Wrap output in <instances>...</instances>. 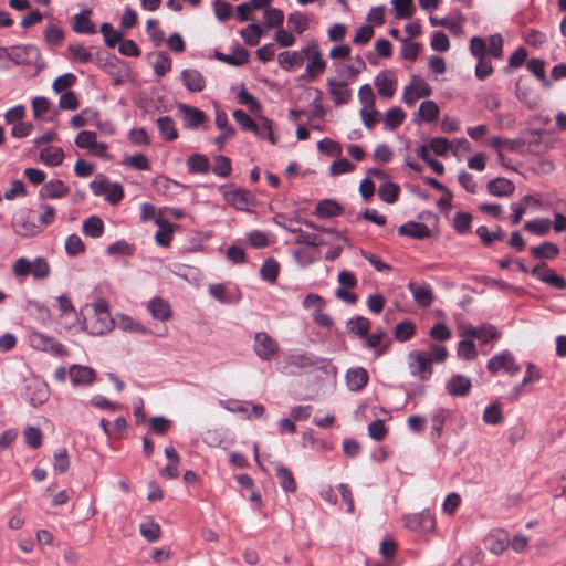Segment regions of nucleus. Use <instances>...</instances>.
<instances>
[{
	"mask_svg": "<svg viewBox=\"0 0 566 566\" xmlns=\"http://www.w3.org/2000/svg\"><path fill=\"white\" fill-rule=\"evenodd\" d=\"M448 357V349L444 345L432 344L429 352L411 350L407 356L408 369L412 377L427 381L433 374L432 364H441Z\"/></svg>",
	"mask_w": 566,
	"mask_h": 566,
	"instance_id": "nucleus-1",
	"label": "nucleus"
},
{
	"mask_svg": "<svg viewBox=\"0 0 566 566\" xmlns=\"http://www.w3.org/2000/svg\"><path fill=\"white\" fill-rule=\"evenodd\" d=\"M12 273L20 280L28 275H32L34 280H45L51 273V266L43 256H36L33 261L21 256L13 262Z\"/></svg>",
	"mask_w": 566,
	"mask_h": 566,
	"instance_id": "nucleus-2",
	"label": "nucleus"
},
{
	"mask_svg": "<svg viewBox=\"0 0 566 566\" xmlns=\"http://www.w3.org/2000/svg\"><path fill=\"white\" fill-rule=\"evenodd\" d=\"M114 326L115 319L112 318L107 305L103 302L95 304L93 316L86 324L83 322V331L94 336L107 334Z\"/></svg>",
	"mask_w": 566,
	"mask_h": 566,
	"instance_id": "nucleus-3",
	"label": "nucleus"
},
{
	"mask_svg": "<svg viewBox=\"0 0 566 566\" xmlns=\"http://www.w3.org/2000/svg\"><path fill=\"white\" fill-rule=\"evenodd\" d=\"M304 53L308 61L300 80L314 81L324 73L327 63L323 60L319 45L315 40H312L304 46Z\"/></svg>",
	"mask_w": 566,
	"mask_h": 566,
	"instance_id": "nucleus-4",
	"label": "nucleus"
},
{
	"mask_svg": "<svg viewBox=\"0 0 566 566\" xmlns=\"http://www.w3.org/2000/svg\"><path fill=\"white\" fill-rule=\"evenodd\" d=\"M253 352L263 361H270L275 358L280 352V345L266 332H256L253 338Z\"/></svg>",
	"mask_w": 566,
	"mask_h": 566,
	"instance_id": "nucleus-5",
	"label": "nucleus"
},
{
	"mask_svg": "<svg viewBox=\"0 0 566 566\" xmlns=\"http://www.w3.org/2000/svg\"><path fill=\"white\" fill-rule=\"evenodd\" d=\"M56 301L61 318L64 321L62 323L64 328L67 331H83V322L71 297L67 294H61Z\"/></svg>",
	"mask_w": 566,
	"mask_h": 566,
	"instance_id": "nucleus-6",
	"label": "nucleus"
},
{
	"mask_svg": "<svg viewBox=\"0 0 566 566\" xmlns=\"http://www.w3.org/2000/svg\"><path fill=\"white\" fill-rule=\"evenodd\" d=\"M486 368L492 374H496L503 369L510 376H515L521 371V366L516 363L510 350H503L491 357L488 360Z\"/></svg>",
	"mask_w": 566,
	"mask_h": 566,
	"instance_id": "nucleus-7",
	"label": "nucleus"
},
{
	"mask_svg": "<svg viewBox=\"0 0 566 566\" xmlns=\"http://www.w3.org/2000/svg\"><path fill=\"white\" fill-rule=\"evenodd\" d=\"M403 521L406 526L415 532L429 533L436 528V520L430 510L406 515Z\"/></svg>",
	"mask_w": 566,
	"mask_h": 566,
	"instance_id": "nucleus-8",
	"label": "nucleus"
},
{
	"mask_svg": "<svg viewBox=\"0 0 566 566\" xmlns=\"http://www.w3.org/2000/svg\"><path fill=\"white\" fill-rule=\"evenodd\" d=\"M224 201L240 211H249L253 202L252 196L244 189L224 190V186L220 187Z\"/></svg>",
	"mask_w": 566,
	"mask_h": 566,
	"instance_id": "nucleus-9",
	"label": "nucleus"
},
{
	"mask_svg": "<svg viewBox=\"0 0 566 566\" xmlns=\"http://www.w3.org/2000/svg\"><path fill=\"white\" fill-rule=\"evenodd\" d=\"M531 274L543 283H546L555 289H565L566 280L557 274L553 269L548 268L545 263L535 265Z\"/></svg>",
	"mask_w": 566,
	"mask_h": 566,
	"instance_id": "nucleus-10",
	"label": "nucleus"
},
{
	"mask_svg": "<svg viewBox=\"0 0 566 566\" xmlns=\"http://www.w3.org/2000/svg\"><path fill=\"white\" fill-rule=\"evenodd\" d=\"M327 92L336 106L346 105L352 99V92L347 84L336 78H328L326 82Z\"/></svg>",
	"mask_w": 566,
	"mask_h": 566,
	"instance_id": "nucleus-11",
	"label": "nucleus"
},
{
	"mask_svg": "<svg viewBox=\"0 0 566 566\" xmlns=\"http://www.w3.org/2000/svg\"><path fill=\"white\" fill-rule=\"evenodd\" d=\"M178 111L182 115L184 126L189 129H197L207 119L203 111L187 104H178Z\"/></svg>",
	"mask_w": 566,
	"mask_h": 566,
	"instance_id": "nucleus-12",
	"label": "nucleus"
},
{
	"mask_svg": "<svg viewBox=\"0 0 566 566\" xmlns=\"http://www.w3.org/2000/svg\"><path fill=\"white\" fill-rule=\"evenodd\" d=\"M69 376L73 386H90L96 379V371L83 365L74 364L69 369Z\"/></svg>",
	"mask_w": 566,
	"mask_h": 566,
	"instance_id": "nucleus-13",
	"label": "nucleus"
},
{
	"mask_svg": "<svg viewBox=\"0 0 566 566\" xmlns=\"http://www.w3.org/2000/svg\"><path fill=\"white\" fill-rule=\"evenodd\" d=\"M2 52H6L8 56L17 64H28L29 57L39 56L40 52L35 45L25 44V45H14L9 50L1 48Z\"/></svg>",
	"mask_w": 566,
	"mask_h": 566,
	"instance_id": "nucleus-14",
	"label": "nucleus"
},
{
	"mask_svg": "<svg viewBox=\"0 0 566 566\" xmlns=\"http://www.w3.org/2000/svg\"><path fill=\"white\" fill-rule=\"evenodd\" d=\"M408 289L420 307H429L433 303L432 289L428 283L409 282Z\"/></svg>",
	"mask_w": 566,
	"mask_h": 566,
	"instance_id": "nucleus-15",
	"label": "nucleus"
},
{
	"mask_svg": "<svg viewBox=\"0 0 566 566\" xmlns=\"http://www.w3.org/2000/svg\"><path fill=\"white\" fill-rule=\"evenodd\" d=\"M147 311L149 312L153 318L160 322L168 321L172 314L170 304L159 296L153 297L147 303Z\"/></svg>",
	"mask_w": 566,
	"mask_h": 566,
	"instance_id": "nucleus-16",
	"label": "nucleus"
},
{
	"mask_svg": "<svg viewBox=\"0 0 566 566\" xmlns=\"http://www.w3.org/2000/svg\"><path fill=\"white\" fill-rule=\"evenodd\" d=\"M463 335L465 337L475 338L481 342V344H486L494 338L500 337V333L495 328V326L491 324H483L481 326L469 327L464 331Z\"/></svg>",
	"mask_w": 566,
	"mask_h": 566,
	"instance_id": "nucleus-17",
	"label": "nucleus"
},
{
	"mask_svg": "<svg viewBox=\"0 0 566 566\" xmlns=\"http://www.w3.org/2000/svg\"><path fill=\"white\" fill-rule=\"evenodd\" d=\"M305 59L304 48L298 51H283L277 55V63L284 71H292L303 65Z\"/></svg>",
	"mask_w": 566,
	"mask_h": 566,
	"instance_id": "nucleus-18",
	"label": "nucleus"
},
{
	"mask_svg": "<svg viewBox=\"0 0 566 566\" xmlns=\"http://www.w3.org/2000/svg\"><path fill=\"white\" fill-rule=\"evenodd\" d=\"M345 379L350 391H360L367 385L369 376L365 368L356 367L347 370Z\"/></svg>",
	"mask_w": 566,
	"mask_h": 566,
	"instance_id": "nucleus-19",
	"label": "nucleus"
},
{
	"mask_svg": "<svg viewBox=\"0 0 566 566\" xmlns=\"http://www.w3.org/2000/svg\"><path fill=\"white\" fill-rule=\"evenodd\" d=\"M185 87L190 92H201L206 87L203 75L195 69H186L180 74Z\"/></svg>",
	"mask_w": 566,
	"mask_h": 566,
	"instance_id": "nucleus-20",
	"label": "nucleus"
},
{
	"mask_svg": "<svg viewBox=\"0 0 566 566\" xmlns=\"http://www.w3.org/2000/svg\"><path fill=\"white\" fill-rule=\"evenodd\" d=\"M472 387L471 380L469 377L463 375H454L452 376L447 385V391L454 397H463L467 396Z\"/></svg>",
	"mask_w": 566,
	"mask_h": 566,
	"instance_id": "nucleus-21",
	"label": "nucleus"
},
{
	"mask_svg": "<svg viewBox=\"0 0 566 566\" xmlns=\"http://www.w3.org/2000/svg\"><path fill=\"white\" fill-rule=\"evenodd\" d=\"M69 187L60 179H52L40 189V197L43 199H60L66 196Z\"/></svg>",
	"mask_w": 566,
	"mask_h": 566,
	"instance_id": "nucleus-22",
	"label": "nucleus"
},
{
	"mask_svg": "<svg viewBox=\"0 0 566 566\" xmlns=\"http://www.w3.org/2000/svg\"><path fill=\"white\" fill-rule=\"evenodd\" d=\"M92 10L85 9L77 13L72 23V30L80 34H94L96 28L91 21Z\"/></svg>",
	"mask_w": 566,
	"mask_h": 566,
	"instance_id": "nucleus-23",
	"label": "nucleus"
},
{
	"mask_svg": "<svg viewBox=\"0 0 566 566\" xmlns=\"http://www.w3.org/2000/svg\"><path fill=\"white\" fill-rule=\"evenodd\" d=\"M398 233L413 239H424L430 235V229L424 223L409 221L398 228Z\"/></svg>",
	"mask_w": 566,
	"mask_h": 566,
	"instance_id": "nucleus-24",
	"label": "nucleus"
},
{
	"mask_svg": "<svg viewBox=\"0 0 566 566\" xmlns=\"http://www.w3.org/2000/svg\"><path fill=\"white\" fill-rule=\"evenodd\" d=\"M375 86L384 98H391L395 94V81L387 71H381L376 75Z\"/></svg>",
	"mask_w": 566,
	"mask_h": 566,
	"instance_id": "nucleus-25",
	"label": "nucleus"
},
{
	"mask_svg": "<svg viewBox=\"0 0 566 566\" xmlns=\"http://www.w3.org/2000/svg\"><path fill=\"white\" fill-rule=\"evenodd\" d=\"M488 191L495 197H507L514 192V184L503 177L490 180L486 185Z\"/></svg>",
	"mask_w": 566,
	"mask_h": 566,
	"instance_id": "nucleus-26",
	"label": "nucleus"
},
{
	"mask_svg": "<svg viewBox=\"0 0 566 566\" xmlns=\"http://www.w3.org/2000/svg\"><path fill=\"white\" fill-rule=\"evenodd\" d=\"M115 324H117L118 328L127 332V333H134V334H140V335H148L150 334V331L143 325L140 322L134 319L133 317L120 314L117 316V319L115 321Z\"/></svg>",
	"mask_w": 566,
	"mask_h": 566,
	"instance_id": "nucleus-27",
	"label": "nucleus"
},
{
	"mask_svg": "<svg viewBox=\"0 0 566 566\" xmlns=\"http://www.w3.org/2000/svg\"><path fill=\"white\" fill-rule=\"evenodd\" d=\"M216 57L229 65L240 66L248 62L249 51L241 45H237L231 54L216 52Z\"/></svg>",
	"mask_w": 566,
	"mask_h": 566,
	"instance_id": "nucleus-28",
	"label": "nucleus"
},
{
	"mask_svg": "<svg viewBox=\"0 0 566 566\" xmlns=\"http://www.w3.org/2000/svg\"><path fill=\"white\" fill-rule=\"evenodd\" d=\"M216 126L219 129H224V133L216 137L213 140L218 149H222L227 139L233 136L234 129L229 125L227 114L223 112L216 113Z\"/></svg>",
	"mask_w": 566,
	"mask_h": 566,
	"instance_id": "nucleus-29",
	"label": "nucleus"
},
{
	"mask_svg": "<svg viewBox=\"0 0 566 566\" xmlns=\"http://www.w3.org/2000/svg\"><path fill=\"white\" fill-rule=\"evenodd\" d=\"M159 135L167 142H172L178 138V130L175 120L170 116H161L156 120Z\"/></svg>",
	"mask_w": 566,
	"mask_h": 566,
	"instance_id": "nucleus-30",
	"label": "nucleus"
},
{
	"mask_svg": "<svg viewBox=\"0 0 566 566\" xmlns=\"http://www.w3.org/2000/svg\"><path fill=\"white\" fill-rule=\"evenodd\" d=\"M82 231L86 237L98 239L104 234V222L98 216H91L83 222Z\"/></svg>",
	"mask_w": 566,
	"mask_h": 566,
	"instance_id": "nucleus-31",
	"label": "nucleus"
},
{
	"mask_svg": "<svg viewBox=\"0 0 566 566\" xmlns=\"http://www.w3.org/2000/svg\"><path fill=\"white\" fill-rule=\"evenodd\" d=\"M315 212L321 218H332L342 214L343 208L333 199H324L316 205Z\"/></svg>",
	"mask_w": 566,
	"mask_h": 566,
	"instance_id": "nucleus-32",
	"label": "nucleus"
},
{
	"mask_svg": "<svg viewBox=\"0 0 566 566\" xmlns=\"http://www.w3.org/2000/svg\"><path fill=\"white\" fill-rule=\"evenodd\" d=\"M155 223L160 228L155 234L156 243L160 247H168L172 239L174 226L160 218H157Z\"/></svg>",
	"mask_w": 566,
	"mask_h": 566,
	"instance_id": "nucleus-33",
	"label": "nucleus"
},
{
	"mask_svg": "<svg viewBox=\"0 0 566 566\" xmlns=\"http://www.w3.org/2000/svg\"><path fill=\"white\" fill-rule=\"evenodd\" d=\"M187 168L191 174H207L210 169V161L206 155L193 154L187 159Z\"/></svg>",
	"mask_w": 566,
	"mask_h": 566,
	"instance_id": "nucleus-34",
	"label": "nucleus"
},
{
	"mask_svg": "<svg viewBox=\"0 0 566 566\" xmlns=\"http://www.w3.org/2000/svg\"><path fill=\"white\" fill-rule=\"evenodd\" d=\"M531 254L536 259L554 260L559 254L557 244L546 241L531 249Z\"/></svg>",
	"mask_w": 566,
	"mask_h": 566,
	"instance_id": "nucleus-35",
	"label": "nucleus"
},
{
	"mask_svg": "<svg viewBox=\"0 0 566 566\" xmlns=\"http://www.w3.org/2000/svg\"><path fill=\"white\" fill-rule=\"evenodd\" d=\"M289 364L298 368L315 366L319 363V358L312 353H292L289 355Z\"/></svg>",
	"mask_w": 566,
	"mask_h": 566,
	"instance_id": "nucleus-36",
	"label": "nucleus"
},
{
	"mask_svg": "<svg viewBox=\"0 0 566 566\" xmlns=\"http://www.w3.org/2000/svg\"><path fill=\"white\" fill-rule=\"evenodd\" d=\"M40 159L48 166H59L64 159V150L61 147H44L40 151Z\"/></svg>",
	"mask_w": 566,
	"mask_h": 566,
	"instance_id": "nucleus-37",
	"label": "nucleus"
},
{
	"mask_svg": "<svg viewBox=\"0 0 566 566\" xmlns=\"http://www.w3.org/2000/svg\"><path fill=\"white\" fill-rule=\"evenodd\" d=\"M14 231L20 237H32L42 231L41 226L29 218L15 221Z\"/></svg>",
	"mask_w": 566,
	"mask_h": 566,
	"instance_id": "nucleus-38",
	"label": "nucleus"
},
{
	"mask_svg": "<svg viewBox=\"0 0 566 566\" xmlns=\"http://www.w3.org/2000/svg\"><path fill=\"white\" fill-rule=\"evenodd\" d=\"M252 133L261 139H268L273 145L277 142L273 134L272 122L265 117H261L260 123H255Z\"/></svg>",
	"mask_w": 566,
	"mask_h": 566,
	"instance_id": "nucleus-39",
	"label": "nucleus"
},
{
	"mask_svg": "<svg viewBox=\"0 0 566 566\" xmlns=\"http://www.w3.org/2000/svg\"><path fill=\"white\" fill-rule=\"evenodd\" d=\"M347 329L358 337H366L370 329V321L364 316L350 318L347 322Z\"/></svg>",
	"mask_w": 566,
	"mask_h": 566,
	"instance_id": "nucleus-40",
	"label": "nucleus"
},
{
	"mask_svg": "<svg viewBox=\"0 0 566 566\" xmlns=\"http://www.w3.org/2000/svg\"><path fill=\"white\" fill-rule=\"evenodd\" d=\"M275 475L279 480L281 488L285 492H295L296 491V488H297L296 481H295L294 475L290 469H287L285 467H277Z\"/></svg>",
	"mask_w": 566,
	"mask_h": 566,
	"instance_id": "nucleus-41",
	"label": "nucleus"
},
{
	"mask_svg": "<svg viewBox=\"0 0 566 566\" xmlns=\"http://www.w3.org/2000/svg\"><path fill=\"white\" fill-rule=\"evenodd\" d=\"M280 271V264L273 258H269L264 261L260 269V276L263 281L269 283H275Z\"/></svg>",
	"mask_w": 566,
	"mask_h": 566,
	"instance_id": "nucleus-42",
	"label": "nucleus"
},
{
	"mask_svg": "<svg viewBox=\"0 0 566 566\" xmlns=\"http://www.w3.org/2000/svg\"><path fill=\"white\" fill-rule=\"evenodd\" d=\"M551 221L547 218H536L524 223V230L536 235H545L551 230Z\"/></svg>",
	"mask_w": 566,
	"mask_h": 566,
	"instance_id": "nucleus-43",
	"label": "nucleus"
},
{
	"mask_svg": "<svg viewBox=\"0 0 566 566\" xmlns=\"http://www.w3.org/2000/svg\"><path fill=\"white\" fill-rule=\"evenodd\" d=\"M527 70L536 76L545 87H551L552 83L545 74V62L541 59H532L526 63Z\"/></svg>",
	"mask_w": 566,
	"mask_h": 566,
	"instance_id": "nucleus-44",
	"label": "nucleus"
},
{
	"mask_svg": "<svg viewBox=\"0 0 566 566\" xmlns=\"http://www.w3.org/2000/svg\"><path fill=\"white\" fill-rule=\"evenodd\" d=\"M240 35L248 45L254 46L260 42L262 29L259 24L251 23L240 31Z\"/></svg>",
	"mask_w": 566,
	"mask_h": 566,
	"instance_id": "nucleus-45",
	"label": "nucleus"
},
{
	"mask_svg": "<svg viewBox=\"0 0 566 566\" xmlns=\"http://www.w3.org/2000/svg\"><path fill=\"white\" fill-rule=\"evenodd\" d=\"M44 40L50 46H60L64 40V32L59 25L49 24L44 30Z\"/></svg>",
	"mask_w": 566,
	"mask_h": 566,
	"instance_id": "nucleus-46",
	"label": "nucleus"
},
{
	"mask_svg": "<svg viewBox=\"0 0 566 566\" xmlns=\"http://www.w3.org/2000/svg\"><path fill=\"white\" fill-rule=\"evenodd\" d=\"M140 534L150 543L159 539L161 531L160 526L154 520H147L140 524Z\"/></svg>",
	"mask_w": 566,
	"mask_h": 566,
	"instance_id": "nucleus-47",
	"label": "nucleus"
},
{
	"mask_svg": "<svg viewBox=\"0 0 566 566\" xmlns=\"http://www.w3.org/2000/svg\"><path fill=\"white\" fill-rule=\"evenodd\" d=\"M134 252L135 247L125 240H117L106 249L108 255L132 256Z\"/></svg>",
	"mask_w": 566,
	"mask_h": 566,
	"instance_id": "nucleus-48",
	"label": "nucleus"
},
{
	"mask_svg": "<svg viewBox=\"0 0 566 566\" xmlns=\"http://www.w3.org/2000/svg\"><path fill=\"white\" fill-rule=\"evenodd\" d=\"M415 333H416L415 324L410 321H403L396 325L394 335L398 342L405 343V342L409 340L410 338H412Z\"/></svg>",
	"mask_w": 566,
	"mask_h": 566,
	"instance_id": "nucleus-49",
	"label": "nucleus"
},
{
	"mask_svg": "<svg viewBox=\"0 0 566 566\" xmlns=\"http://www.w3.org/2000/svg\"><path fill=\"white\" fill-rule=\"evenodd\" d=\"M391 4L397 19H408L416 10L413 0H392Z\"/></svg>",
	"mask_w": 566,
	"mask_h": 566,
	"instance_id": "nucleus-50",
	"label": "nucleus"
},
{
	"mask_svg": "<svg viewBox=\"0 0 566 566\" xmlns=\"http://www.w3.org/2000/svg\"><path fill=\"white\" fill-rule=\"evenodd\" d=\"M287 24L297 34H302L308 28V19L304 13L295 11L289 14Z\"/></svg>",
	"mask_w": 566,
	"mask_h": 566,
	"instance_id": "nucleus-51",
	"label": "nucleus"
},
{
	"mask_svg": "<svg viewBox=\"0 0 566 566\" xmlns=\"http://www.w3.org/2000/svg\"><path fill=\"white\" fill-rule=\"evenodd\" d=\"M67 51L73 60L82 64L88 63L93 57L90 50L81 43L70 44Z\"/></svg>",
	"mask_w": 566,
	"mask_h": 566,
	"instance_id": "nucleus-52",
	"label": "nucleus"
},
{
	"mask_svg": "<svg viewBox=\"0 0 566 566\" xmlns=\"http://www.w3.org/2000/svg\"><path fill=\"white\" fill-rule=\"evenodd\" d=\"M418 115L426 122H434L439 116V107L433 101H424L419 106Z\"/></svg>",
	"mask_w": 566,
	"mask_h": 566,
	"instance_id": "nucleus-53",
	"label": "nucleus"
},
{
	"mask_svg": "<svg viewBox=\"0 0 566 566\" xmlns=\"http://www.w3.org/2000/svg\"><path fill=\"white\" fill-rule=\"evenodd\" d=\"M232 171L230 158L218 155L213 158L212 172L218 177L227 178Z\"/></svg>",
	"mask_w": 566,
	"mask_h": 566,
	"instance_id": "nucleus-54",
	"label": "nucleus"
},
{
	"mask_svg": "<svg viewBox=\"0 0 566 566\" xmlns=\"http://www.w3.org/2000/svg\"><path fill=\"white\" fill-rule=\"evenodd\" d=\"M101 32L104 36V42L108 48H115L123 39V34L119 31L114 30L108 22H104L101 25Z\"/></svg>",
	"mask_w": 566,
	"mask_h": 566,
	"instance_id": "nucleus-55",
	"label": "nucleus"
},
{
	"mask_svg": "<svg viewBox=\"0 0 566 566\" xmlns=\"http://www.w3.org/2000/svg\"><path fill=\"white\" fill-rule=\"evenodd\" d=\"M399 187L394 182H385L378 189L379 198L386 203H394L398 198Z\"/></svg>",
	"mask_w": 566,
	"mask_h": 566,
	"instance_id": "nucleus-56",
	"label": "nucleus"
},
{
	"mask_svg": "<svg viewBox=\"0 0 566 566\" xmlns=\"http://www.w3.org/2000/svg\"><path fill=\"white\" fill-rule=\"evenodd\" d=\"M171 69V59L169 55L160 51L156 54V61L154 63V72L158 77L164 76Z\"/></svg>",
	"mask_w": 566,
	"mask_h": 566,
	"instance_id": "nucleus-57",
	"label": "nucleus"
},
{
	"mask_svg": "<svg viewBox=\"0 0 566 566\" xmlns=\"http://www.w3.org/2000/svg\"><path fill=\"white\" fill-rule=\"evenodd\" d=\"M472 223V214L469 212H457L453 218V228L459 234L467 233Z\"/></svg>",
	"mask_w": 566,
	"mask_h": 566,
	"instance_id": "nucleus-58",
	"label": "nucleus"
},
{
	"mask_svg": "<svg viewBox=\"0 0 566 566\" xmlns=\"http://www.w3.org/2000/svg\"><path fill=\"white\" fill-rule=\"evenodd\" d=\"M76 82V76L73 73H65L56 77L52 83V90L60 94L63 91L66 92L67 88L73 86Z\"/></svg>",
	"mask_w": 566,
	"mask_h": 566,
	"instance_id": "nucleus-59",
	"label": "nucleus"
},
{
	"mask_svg": "<svg viewBox=\"0 0 566 566\" xmlns=\"http://www.w3.org/2000/svg\"><path fill=\"white\" fill-rule=\"evenodd\" d=\"M23 437L27 446L32 449H38L42 444V432L36 427H27L23 431Z\"/></svg>",
	"mask_w": 566,
	"mask_h": 566,
	"instance_id": "nucleus-60",
	"label": "nucleus"
},
{
	"mask_svg": "<svg viewBox=\"0 0 566 566\" xmlns=\"http://www.w3.org/2000/svg\"><path fill=\"white\" fill-rule=\"evenodd\" d=\"M458 356L465 360H473L478 356L475 345L472 339H463L458 344Z\"/></svg>",
	"mask_w": 566,
	"mask_h": 566,
	"instance_id": "nucleus-61",
	"label": "nucleus"
},
{
	"mask_svg": "<svg viewBox=\"0 0 566 566\" xmlns=\"http://www.w3.org/2000/svg\"><path fill=\"white\" fill-rule=\"evenodd\" d=\"M52 338L40 332H32L29 335V343L34 349L48 352Z\"/></svg>",
	"mask_w": 566,
	"mask_h": 566,
	"instance_id": "nucleus-62",
	"label": "nucleus"
},
{
	"mask_svg": "<svg viewBox=\"0 0 566 566\" xmlns=\"http://www.w3.org/2000/svg\"><path fill=\"white\" fill-rule=\"evenodd\" d=\"M405 119V113L399 107L390 108L385 116V126L389 129H395L398 127Z\"/></svg>",
	"mask_w": 566,
	"mask_h": 566,
	"instance_id": "nucleus-63",
	"label": "nucleus"
},
{
	"mask_svg": "<svg viewBox=\"0 0 566 566\" xmlns=\"http://www.w3.org/2000/svg\"><path fill=\"white\" fill-rule=\"evenodd\" d=\"M85 250L84 242L77 234H71L65 240V251L69 255L75 256Z\"/></svg>",
	"mask_w": 566,
	"mask_h": 566,
	"instance_id": "nucleus-64",
	"label": "nucleus"
}]
</instances>
